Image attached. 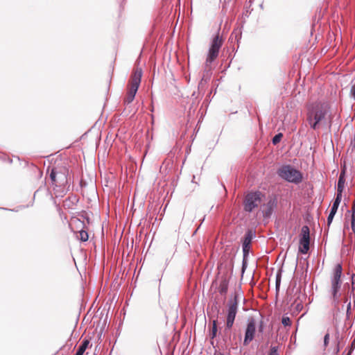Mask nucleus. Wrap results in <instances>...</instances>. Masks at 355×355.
<instances>
[{"mask_svg":"<svg viewBox=\"0 0 355 355\" xmlns=\"http://www.w3.org/2000/svg\"><path fill=\"white\" fill-rule=\"evenodd\" d=\"M327 114V107L321 103L311 105L308 109L307 121L311 128L316 130Z\"/></svg>","mask_w":355,"mask_h":355,"instance_id":"f257e3e1","label":"nucleus"},{"mask_svg":"<svg viewBox=\"0 0 355 355\" xmlns=\"http://www.w3.org/2000/svg\"><path fill=\"white\" fill-rule=\"evenodd\" d=\"M343 268L341 264H336L334 268L331 277L330 293L332 295L333 301L335 304H338L340 297V289L342 284L341 275Z\"/></svg>","mask_w":355,"mask_h":355,"instance_id":"f03ea898","label":"nucleus"},{"mask_svg":"<svg viewBox=\"0 0 355 355\" xmlns=\"http://www.w3.org/2000/svg\"><path fill=\"white\" fill-rule=\"evenodd\" d=\"M277 173L282 179L294 184H299L302 180L301 172L291 165H284L281 166L277 170Z\"/></svg>","mask_w":355,"mask_h":355,"instance_id":"7ed1b4c3","label":"nucleus"},{"mask_svg":"<svg viewBox=\"0 0 355 355\" xmlns=\"http://www.w3.org/2000/svg\"><path fill=\"white\" fill-rule=\"evenodd\" d=\"M223 40L218 34L212 39L205 63V70H210L212 62L218 56L220 49L223 45Z\"/></svg>","mask_w":355,"mask_h":355,"instance_id":"20e7f679","label":"nucleus"},{"mask_svg":"<svg viewBox=\"0 0 355 355\" xmlns=\"http://www.w3.org/2000/svg\"><path fill=\"white\" fill-rule=\"evenodd\" d=\"M142 71L141 69H136L132 74L130 83L127 96L125 98V103H130L135 98L138 88L141 83Z\"/></svg>","mask_w":355,"mask_h":355,"instance_id":"39448f33","label":"nucleus"},{"mask_svg":"<svg viewBox=\"0 0 355 355\" xmlns=\"http://www.w3.org/2000/svg\"><path fill=\"white\" fill-rule=\"evenodd\" d=\"M68 169L66 167L54 168L50 173L53 184L64 187L67 184Z\"/></svg>","mask_w":355,"mask_h":355,"instance_id":"423d86ee","label":"nucleus"},{"mask_svg":"<svg viewBox=\"0 0 355 355\" xmlns=\"http://www.w3.org/2000/svg\"><path fill=\"white\" fill-rule=\"evenodd\" d=\"M262 194L261 192H251L246 195L244 200V209L248 212H252L258 208L262 203Z\"/></svg>","mask_w":355,"mask_h":355,"instance_id":"0eeeda50","label":"nucleus"},{"mask_svg":"<svg viewBox=\"0 0 355 355\" xmlns=\"http://www.w3.org/2000/svg\"><path fill=\"white\" fill-rule=\"evenodd\" d=\"M239 306L238 295L235 294L233 299L227 303V314L226 321V328L231 329L234 324V320L237 313Z\"/></svg>","mask_w":355,"mask_h":355,"instance_id":"6e6552de","label":"nucleus"},{"mask_svg":"<svg viewBox=\"0 0 355 355\" xmlns=\"http://www.w3.org/2000/svg\"><path fill=\"white\" fill-rule=\"evenodd\" d=\"M310 230L307 225H304L300 234L299 251L302 254H306L309 250Z\"/></svg>","mask_w":355,"mask_h":355,"instance_id":"1a4fd4ad","label":"nucleus"},{"mask_svg":"<svg viewBox=\"0 0 355 355\" xmlns=\"http://www.w3.org/2000/svg\"><path fill=\"white\" fill-rule=\"evenodd\" d=\"M256 333V322L254 318H249L245 329L243 345H248L254 338Z\"/></svg>","mask_w":355,"mask_h":355,"instance_id":"9d476101","label":"nucleus"},{"mask_svg":"<svg viewBox=\"0 0 355 355\" xmlns=\"http://www.w3.org/2000/svg\"><path fill=\"white\" fill-rule=\"evenodd\" d=\"M253 238V234L252 231H248L245 234L243 241V255L246 256L248 254L251 242Z\"/></svg>","mask_w":355,"mask_h":355,"instance_id":"9b49d317","label":"nucleus"},{"mask_svg":"<svg viewBox=\"0 0 355 355\" xmlns=\"http://www.w3.org/2000/svg\"><path fill=\"white\" fill-rule=\"evenodd\" d=\"M345 171H342L340 173L338 181V185H337V194L341 195L343 193L344 187H345Z\"/></svg>","mask_w":355,"mask_h":355,"instance_id":"f8f14e48","label":"nucleus"},{"mask_svg":"<svg viewBox=\"0 0 355 355\" xmlns=\"http://www.w3.org/2000/svg\"><path fill=\"white\" fill-rule=\"evenodd\" d=\"M275 205V200H270L267 204L264 205L265 208L263 209V214L265 217H269L272 214Z\"/></svg>","mask_w":355,"mask_h":355,"instance_id":"ddd939ff","label":"nucleus"},{"mask_svg":"<svg viewBox=\"0 0 355 355\" xmlns=\"http://www.w3.org/2000/svg\"><path fill=\"white\" fill-rule=\"evenodd\" d=\"M89 344V340H87V339L83 340V342L81 343V344L79 345L78 350L75 355H83L85 350L88 347Z\"/></svg>","mask_w":355,"mask_h":355,"instance_id":"4468645a","label":"nucleus"},{"mask_svg":"<svg viewBox=\"0 0 355 355\" xmlns=\"http://www.w3.org/2000/svg\"><path fill=\"white\" fill-rule=\"evenodd\" d=\"M341 199H342V196L337 194L336 198V199L332 205V207L331 208V211H330L331 212H334V213L336 214L338 206L341 202Z\"/></svg>","mask_w":355,"mask_h":355,"instance_id":"2eb2a0df","label":"nucleus"},{"mask_svg":"<svg viewBox=\"0 0 355 355\" xmlns=\"http://www.w3.org/2000/svg\"><path fill=\"white\" fill-rule=\"evenodd\" d=\"M78 238L82 241H87L89 238L87 232L84 230L80 231Z\"/></svg>","mask_w":355,"mask_h":355,"instance_id":"dca6fc26","label":"nucleus"},{"mask_svg":"<svg viewBox=\"0 0 355 355\" xmlns=\"http://www.w3.org/2000/svg\"><path fill=\"white\" fill-rule=\"evenodd\" d=\"M282 323L284 326H291V321L289 317L288 316H283L282 320Z\"/></svg>","mask_w":355,"mask_h":355,"instance_id":"f3484780","label":"nucleus"},{"mask_svg":"<svg viewBox=\"0 0 355 355\" xmlns=\"http://www.w3.org/2000/svg\"><path fill=\"white\" fill-rule=\"evenodd\" d=\"M283 137V135L282 133H279L277 135H276L273 138H272V144L274 145H276L282 139Z\"/></svg>","mask_w":355,"mask_h":355,"instance_id":"a211bd4d","label":"nucleus"},{"mask_svg":"<svg viewBox=\"0 0 355 355\" xmlns=\"http://www.w3.org/2000/svg\"><path fill=\"white\" fill-rule=\"evenodd\" d=\"M227 291V285L225 283H223L220 284L219 288V292L220 294L226 293Z\"/></svg>","mask_w":355,"mask_h":355,"instance_id":"6ab92c4d","label":"nucleus"},{"mask_svg":"<svg viewBox=\"0 0 355 355\" xmlns=\"http://www.w3.org/2000/svg\"><path fill=\"white\" fill-rule=\"evenodd\" d=\"M351 227H352L353 232L355 234V213L354 212H353L352 214Z\"/></svg>","mask_w":355,"mask_h":355,"instance_id":"aec40b11","label":"nucleus"},{"mask_svg":"<svg viewBox=\"0 0 355 355\" xmlns=\"http://www.w3.org/2000/svg\"><path fill=\"white\" fill-rule=\"evenodd\" d=\"M335 213L334 212H331L329 213V216H328V218H327V225L329 226L330 224L331 223L332 220H333V218L335 216Z\"/></svg>","mask_w":355,"mask_h":355,"instance_id":"412c9836","label":"nucleus"},{"mask_svg":"<svg viewBox=\"0 0 355 355\" xmlns=\"http://www.w3.org/2000/svg\"><path fill=\"white\" fill-rule=\"evenodd\" d=\"M216 332H217L216 322L215 320H214L213 327H212V336L213 337L216 336Z\"/></svg>","mask_w":355,"mask_h":355,"instance_id":"4be33fe9","label":"nucleus"},{"mask_svg":"<svg viewBox=\"0 0 355 355\" xmlns=\"http://www.w3.org/2000/svg\"><path fill=\"white\" fill-rule=\"evenodd\" d=\"M268 355H278L277 348L275 347H272Z\"/></svg>","mask_w":355,"mask_h":355,"instance_id":"5701e85b","label":"nucleus"},{"mask_svg":"<svg viewBox=\"0 0 355 355\" xmlns=\"http://www.w3.org/2000/svg\"><path fill=\"white\" fill-rule=\"evenodd\" d=\"M280 282H281V277H280L279 274H277V277H276V288H277V290L279 288V287L280 286Z\"/></svg>","mask_w":355,"mask_h":355,"instance_id":"b1692460","label":"nucleus"},{"mask_svg":"<svg viewBox=\"0 0 355 355\" xmlns=\"http://www.w3.org/2000/svg\"><path fill=\"white\" fill-rule=\"evenodd\" d=\"M329 334H327L324 337V347H327L329 343Z\"/></svg>","mask_w":355,"mask_h":355,"instance_id":"393cba45","label":"nucleus"},{"mask_svg":"<svg viewBox=\"0 0 355 355\" xmlns=\"http://www.w3.org/2000/svg\"><path fill=\"white\" fill-rule=\"evenodd\" d=\"M350 93L352 97L355 98V84L352 87Z\"/></svg>","mask_w":355,"mask_h":355,"instance_id":"a878e982","label":"nucleus"},{"mask_svg":"<svg viewBox=\"0 0 355 355\" xmlns=\"http://www.w3.org/2000/svg\"><path fill=\"white\" fill-rule=\"evenodd\" d=\"M302 308V305L301 304V303H297L296 304V309L297 310H301Z\"/></svg>","mask_w":355,"mask_h":355,"instance_id":"bb28decb","label":"nucleus"},{"mask_svg":"<svg viewBox=\"0 0 355 355\" xmlns=\"http://www.w3.org/2000/svg\"><path fill=\"white\" fill-rule=\"evenodd\" d=\"M350 309H351V303L349 302L347 305V315L349 313Z\"/></svg>","mask_w":355,"mask_h":355,"instance_id":"cd10ccee","label":"nucleus"},{"mask_svg":"<svg viewBox=\"0 0 355 355\" xmlns=\"http://www.w3.org/2000/svg\"><path fill=\"white\" fill-rule=\"evenodd\" d=\"M340 351V347H339V341H338L337 347L336 348V352L338 353Z\"/></svg>","mask_w":355,"mask_h":355,"instance_id":"c85d7f7f","label":"nucleus"},{"mask_svg":"<svg viewBox=\"0 0 355 355\" xmlns=\"http://www.w3.org/2000/svg\"><path fill=\"white\" fill-rule=\"evenodd\" d=\"M352 213L354 212L355 213V200L353 202V205H352Z\"/></svg>","mask_w":355,"mask_h":355,"instance_id":"c756f323","label":"nucleus"},{"mask_svg":"<svg viewBox=\"0 0 355 355\" xmlns=\"http://www.w3.org/2000/svg\"><path fill=\"white\" fill-rule=\"evenodd\" d=\"M352 350L355 347V339L352 343Z\"/></svg>","mask_w":355,"mask_h":355,"instance_id":"7c9ffc66","label":"nucleus"},{"mask_svg":"<svg viewBox=\"0 0 355 355\" xmlns=\"http://www.w3.org/2000/svg\"><path fill=\"white\" fill-rule=\"evenodd\" d=\"M259 330H260L261 331H262V327H261V326L259 327Z\"/></svg>","mask_w":355,"mask_h":355,"instance_id":"2f4dec72","label":"nucleus"},{"mask_svg":"<svg viewBox=\"0 0 355 355\" xmlns=\"http://www.w3.org/2000/svg\"><path fill=\"white\" fill-rule=\"evenodd\" d=\"M350 353H351V352H349V354H348L347 355H349V354H350Z\"/></svg>","mask_w":355,"mask_h":355,"instance_id":"473e14b6","label":"nucleus"}]
</instances>
